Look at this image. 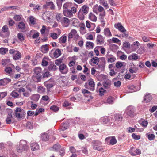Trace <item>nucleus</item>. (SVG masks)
<instances>
[{"instance_id":"22","label":"nucleus","mask_w":157,"mask_h":157,"mask_svg":"<svg viewBox=\"0 0 157 157\" xmlns=\"http://www.w3.org/2000/svg\"><path fill=\"white\" fill-rule=\"evenodd\" d=\"M89 10V8L88 6L86 5H84L82 7L81 9L79 10V11L81 12L82 13L85 14H87Z\"/></svg>"},{"instance_id":"16","label":"nucleus","mask_w":157,"mask_h":157,"mask_svg":"<svg viewBox=\"0 0 157 157\" xmlns=\"http://www.w3.org/2000/svg\"><path fill=\"white\" fill-rule=\"evenodd\" d=\"M109 52H107L106 57L107 58V62L109 63H113L115 62L116 59V57L112 55H108Z\"/></svg>"},{"instance_id":"64","label":"nucleus","mask_w":157,"mask_h":157,"mask_svg":"<svg viewBox=\"0 0 157 157\" xmlns=\"http://www.w3.org/2000/svg\"><path fill=\"white\" fill-rule=\"evenodd\" d=\"M124 47L128 48H130V44L129 42L125 41L123 43Z\"/></svg>"},{"instance_id":"56","label":"nucleus","mask_w":157,"mask_h":157,"mask_svg":"<svg viewBox=\"0 0 157 157\" xmlns=\"http://www.w3.org/2000/svg\"><path fill=\"white\" fill-rule=\"evenodd\" d=\"M50 109L55 112H56L59 110V108L56 105H53L50 107Z\"/></svg>"},{"instance_id":"19","label":"nucleus","mask_w":157,"mask_h":157,"mask_svg":"<svg viewBox=\"0 0 157 157\" xmlns=\"http://www.w3.org/2000/svg\"><path fill=\"white\" fill-rule=\"evenodd\" d=\"M61 23L63 26L67 27L69 25L70 21L68 18L64 17Z\"/></svg>"},{"instance_id":"47","label":"nucleus","mask_w":157,"mask_h":157,"mask_svg":"<svg viewBox=\"0 0 157 157\" xmlns=\"http://www.w3.org/2000/svg\"><path fill=\"white\" fill-rule=\"evenodd\" d=\"M63 17L61 14H58L56 15V19L58 22H61Z\"/></svg>"},{"instance_id":"20","label":"nucleus","mask_w":157,"mask_h":157,"mask_svg":"<svg viewBox=\"0 0 157 157\" xmlns=\"http://www.w3.org/2000/svg\"><path fill=\"white\" fill-rule=\"evenodd\" d=\"M49 16V12H46L43 13L42 17L44 21L49 22L51 19Z\"/></svg>"},{"instance_id":"25","label":"nucleus","mask_w":157,"mask_h":157,"mask_svg":"<svg viewBox=\"0 0 157 157\" xmlns=\"http://www.w3.org/2000/svg\"><path fill=\"white\" fill-rule=\"evenodd\" d=\"M103 86L106 89L109 90L111 85V82L110 80H107L103 82Z\"/></svg>"},{"instance_id":"13","label":"nucleus","mask_w":157,"mask_h":157,"mask_svg":"<svg viewBox=\"0 0 157 157\" xmlns=\"http://www.w3.org/2000/svg\"><path fill=\"white\" fill-rule=\"evenodd\" d=\"M51 52H53V56L54 57L56 58L59 57L62 54L61 50L59 48L52 50Z\"/></svg>"},{"instance_id":"3","label":"nucleus","mask_w":157,"mask_h":157,"mask_svg":"<svg viewBox=\"0 0 157 157\" xmlns=\"http://www.w3.org/2000/svg\"><path fill=\"white\" fill-rule=\"evenodd\" d=\"M34 76L36 78L37 82H39L40 81L41 78L42 70L40 67H35L34 69Z\"/></svg>"},{"instance_id":"1","label":"nucleus","mask_w":157,"mask_h":157,"mask_svg":"<svg viewBox=\"0 0 157 157\" xmlns=\"http://www.w3.org/2000/svg\"><path fill=\"white\" fill-rule=\"evenodd\" d=\"M27 142L24 140H21L18 144L17 145L16 149L19 153H21L28 148Z\"/></svg>"},{"instance_id":"23","label":"nucleus","mask_w":157,"mask_h":157,"mask_svg":"<svg viewBox=\"0 0 157 157\" xmlns=\"http://www.w3.org/2000/svg\"><path fill=\"white\" fill-rule=\"evenodd\" d=\"M99 61V58L95 57H93L91 59L90 63L92 65H94V64L98 65Z\"/></svg>"},{"instance_id":"5","label":"nucleus","mask_w":157,"mask_h":157,"mask_svg":"<svg viewBox=\"0 0 157 157\" xmlns=\"http://www.w3.org/2000/svg\"><path fill=\"white\" fill-rule=\"evenodd\" d=\"M95 84L93 79H91L88 80V83H85L84 86L86 88L93 91L95 90Z\"/></svg>"},{"instance_id":"11","label":"nucleus","mask_w":157,"mask_h":157,"mask_svg":"<svg viewBox=\"0 0 157 157\" xmlns=\"http://www.w3.org/2000/svg\"><path fill=\"white\" fill-rule=\"evenodd\" d=\"M114 27L121 32L124 33L126 31L125 28L122 25V24L120 23L115 24Z\"/></svg>"},{"instance_id":"61","label":"nucleus","mask_w":157,"mask_h":157,"mask_svg":"<svg viewBox=\"0 0 157 157\" xmlns=\"http://www.w3.org/2000/svg\"><path fill=\"white\" fill-rule=\"evenodd\" d=\"M17 36L18 39L21 41H23L24 40V37L23 34L19 33L17 34Z\"/></svg>"},{"instance_id":"38","label":"nucleus","mask_w":157,"mask_h":157,"mask_svg":"<svg viewBox=\"0 0 157 157\" xmlns=\"http://www.w3.org/2000/svg\"><path fill=\"white\" fill-rule=\"evenodd\" d=\"M138 58V56L136 54H132L128 56V59L129 60H136Z\"/></svg>"},{"instance_id":"34","label":"nucleus","mask_w":157,"mask_h":157,"mask_svg":"<svg viewBox=\"0 0 157 157\" xmlns=\"http://www.w3.org/2000/svg\"><path fill=\"white\" fill-rule=\"evenodd\" d=\"M89 18L90 20L93 22H96L97 19V17L92 13H89Z\"/></svg>"},{"instance_id":"50","label":"nucleus","mask_w":157,"mask_h":157,"mask_svg":"<svg viewBox=\"0 0 157 157\" xmlns=\"http://www.w3.org/2000/svg\"><path fill=\"white\" fill-rule=\"evenodd\" d=\"M59 79L60 80V83L62 84V86H64L66 84V83L65 82L66 79V78L65 77H61Z\"/></svg>"},{"instance_id":"46","label":"nucleus","mask_w":157,"mask_h":157,"mask_svg":"<svg viewBox=\"0 0 157 157\" xmlns=\"http://www.w3.org/2000/svg\"><path fill=\"white\" fill-rule=\"evenodd\" d=\"M61 147L60 145L59 144H57L54 145L52 148L53 151H58Z\"/></svg>"},{"instance_id":"12","label":"nucleus","mask_w":157,"mask_h":157,"mask_svg":"<svg viewBox=\"0 0 157 157\" xmlns=\"http://www.w3.org/2000/svg\"><path fill=\"white\" fill-rule=\"evenodd\" d=\"M96 41L97 44H103L105 42L104 38L101 35L98 34L97 36Z\"/></svg>"},{"instance_id":"31","label":"nucleus","mask_w":157,"mask_h":157,"mask_svg":"<svg viewBox=\"0 0 157 157\" xmlns=\"http://www.w3.org/2000/svg\"><path fill=\"white\" fill-rule=\"evenodd\" d=\"M77 33V32L76 30L74 29H72L70 32L68 34V39H71L73 38Z\"/></svg>"},{"instance_id":"58","label":"nucleus","mask_w":157,"mask_h":157,"mask_svg":"<svg viewBox=\"0 0 157 157\" xmlns=\"http://www.w3.org/2000/svg\"><path fill=\"white\" fill-rule=\"evenodd\" d=\"M105 15V11L101 12V13L99 14L101 22H103L104 17Z\"/></svg>"},{"instance_id":"27","label":"nucleus","mask_w":157,"mask_h":157,"mask_svg":"<svg viewBox=\"0 0 157 157\" xmlns=\"http://www.w3.org/2000/svg\"><path fill=\"white\" fill-rule=\"evenodd\" d=\"M106 140H110L109 143L112 145L115 144L117 142V140L114 136L107 137L106 138Z\"/></svg>"},{"instance_id":"32","label":"nucleus","mask_w":157,"mask_h":157,"mask_svg":"<svg viewBox=\"0 0 157 157\" xmlns=\"http://www.w3.org/2000/svg\"><path fill=\"white\" fill-rule=\"evenodd\" d=\"M73 4L70 2H67L65 3L63 6V10H69L71 8Z\"/></svg>"},{"instance_id":"48","label":"nucleus","mask_w":157,"mask_h":157,"mask_svg":"<svg viewBox=\"0 0 157 157\" xmlns=\"http://www.w3.org/2000/svg\"><path fill=\"white\" fill-rule=\"evenodd\" d=\"M41 49L44 53H46L49 50L48 46L47 44L42 45L41 47Z\"/></svg>"},{"instance_id":"10","label":"nucleus","mask_w":157,"mask_h":157,"mask_svg":"<svg viewBox=\"0 0 157 157\" xmlns=\"http://www.w3.org/2000/svg\"><path fill=\"white\" fill-rule=\"evenodd\" d=\"M129 153L132 156H135L139 154H140L141 153V150L139 149H136L132 147L130 148L129 150Z\"/></svg>"},{"instance_id":"57","label":"nucleus","mask_w":157,"mask_h":157,"mask_svg":"<svg viewBox=\"0 0 157 157\" xmlns=\"http://www.w3.org/2000/svg\"><path fill=\"white\" fill-rule=\"evenodd\" d=\"M85 14L82 13L81 12L79 11L78 13V18L82 20H83L84 19V15Z\"/></svg>"},{"instance_id":"35","label":"nucleus","mask_w":157,"mask_h":157,"mask_svg":"<svg viewBox=\"0 0 157 157\" xmlns=\"http://www.w3.org/2000/svg\"><path fill=\"white\" fill-rule=\"evenodd\" d=\"M48 68L50 71H55L57 69L56 66L54 65L53 63H49L48 67Z\"/></svg>"},{"instance_id":"53","label":"nucleus","mask_w":157,"mask_h":157,"mask_svg":"<svg viewBox=\"0 0 157 157\" xmlns=\"http://www.w3.org/2000/svg\"><path fill=\"white\" fill-rule=\"evenodd\" d=\"M8 51V49L7 48H0V53L2 55H5Z\"/></svg>"},{"instance_id":"62","label":"nucleus","mask_w":157,"mask_h":157,"mask_svg":"<svg viewBox=\"0 0 157 157\" xmlns=\"http://www.w3.org/2000/svg\"><path fill=\"white\" fill-rule=\"evenodd\" d=\"M51 75L50 73V72L48 71H46L43 74V78H45L48 77L50 76Z\"/></svg>"},{"instance_id":"43","label":"nucleus","mask_w":157,"mask_h":157,"mask_svg":"<svg viewBox=\"0 0 157 157\" xmlns=\"http://www.w3.org/2000/svg\"><path fill=\"white\" fill-rule=\"evenodd\" d=\"M66 40L67 37L63 35L59 39V42L60 44H64L66 43Z\"/></svg>"},{"instance_id":"15","label":"nucleus","mask_w":157,"mask_h":157,"mask_svg":"<svg viewBox=\"0 0 157 157\" xmlns=\"http://www.w3.org/2000/svg\"><path fill=\"white\" fill-rule=\"evenodd\" d=\"M11 79L7 78H4L0 80V86H4L10 82Z\"/></svg>"},{"instance_id":"21","label":"nucleus","mask_w":157,"mask_h":157,"mask_svg":"<svg viewBox=\"0 0 157 157\" xmlns=\"http://www.w3.org/2000/svg\"><path fill=\"white\" fill-rule=\"evenodd\" d=\"M82 92L84 94V96L86 97H90L91 99L93 98L92 97V93L86 89H83L82 90Z\"/></svg>"},{"instance_id":"39","label":"nucleus","mask_w":157,"mask_h":157,"mask_svg":"<svg viewBox=\"0 0 157 157\" xmlns=\"http://www.w3.org/2000/svg\"><path fill=\"white\" fill-rule=\"evenodd\" d=\"M97 91L99 93V95L101 96H102L104 95V94L105 91V90H104L102 87H101L97 88Z\"/></svg>"},{"instance_id":"30","label":"nucleus","mask_w":157,"mask_h":157,"mask_svg":"<svg viewBox=\"0 0 157 157\" xmlns=\"http://www.w3.org/2000/svg\"><path fill=\"white\" fill-rule=\"evenodd\" d=\"M152 97L150 94H146L145 96L144 100L146 103L150 102L152 100Z\"/></svg>"},{"instance_id":"17","label":"nucleus","mask_w":157,"mask_h":157,"mask_svg":"<svg viewBox=\"0 0 157 157\" xmlns=\"http://www.w3.org/2000/svg\"><path fill=\"white\" fill-rule=\"evenodd\" d=\"M43 7L44 8H46L47 7L50 8L52 10H55V5L52 2H48L46 5L43 6Z\"/></svg>"},{"instance_id":"37","label":"nucleus","mask_w":157,"mask_h":157,"mask_svg":"<svg viewBox=\"0 0 157 157\" xmlns=\"http://www.w3.org/2000/svg\"><path fill=\"white\" fill-rule=\"evenodd\" d=\"M44 86L46 87L47 89V90L48 91H50L49 89L52 87L54 85L52 83H48V81H46L44 82Z\"/></svg>"},{"instance_id":"49","label":"nucleus","mask_w":157,"mask_h":157,"mask_svg":"<svg viewBox=\"0 0 157 157\" xmlns=\"http://www.w3.org/2000/svg\"><path fill=\"white\" fill-rule=\"evenodd\" d=\"M29 6L31 7H32L34 11L38 10L40 9V6L39 5H35L33 4H31Z\"/></svg>"},{"instance_id":"18","label":"nucleus","mask_w":157,"mask_h":157,"mask_svg":"<svg viewBox=\"0 0 157 157\" xmlns=\"http://www.w3.org/2000/svg\"><path fill=\"white\" fill-rule=\"evenodd\" d=\"M40 139L43 141H46L49 140V136L47 132L43 133L40 135Z\"/></svg>"},{"instance_id":"33","label":"nucleus","mask_w":157,"mask_h":157,"mask_svg":"<svg viewBox=\"0 0 157 157\" xmlns=\"http://www.w3.org/2000/svg\"><path fill=\"white\" fill-rule=\"evenodd\" d=\"M139 122L143 127L145 128H146L148 124L147 121L144 120L143 119H141L139 121Z\"/></svg>"},{"instance_id":"36","label":"nucleus","mask_w":157,"mask_h":157,"mask_svg":"<svg viewBox=\"0 0 157 157\" xmlns=\"http://www.w3.org/2000/svg\"><path fill=\"white\" fill-rule=\"evenodd\" d=\"M16 8V7L14 6H5L3 7L1 9L0 12L2 13L3 11L7 10H13Z\"/></svg>"},{"instance_id":"26","label":"nucleus","mask_w":157,"mask_h":157,"mask_svg":"<svg viewBox=\"0 0 157 157\" xmlns=\"http://www.w3.org/2000/svg\"><path fill=\"white\" fill-rule=\"evenodd\" d=\"M31 149L33 151L38 150L39 148V146L37 143H33L31 144Z\"/></svg>"},{"instance_id":"63","label":"nucleus","mask_w":157,"mask_h":157,"mask_svg":"<svg viewBox=\"0 0 157 157\" xmlns=\"http://www.w3.org/2000/svg\"><path fill=\"white\" fill-rule=\"evenodd\" d=\"M113 98L110 96L109 97L107 100V102L109 104H113Z\"/></svg>"},{"instance_id":"55","label":"nucleus","mask_w":157,"mask_h":157,"mask_svg":"<svg viewBox=\"0 0 157 157\" xmlns=\"http://www.w3.org/2000/svg\"><path fill=\"white\" fill-rule=\"evenodd\" d=\"M35 20V19L33 16L29 17L30 23L32 25H34L36 24Z\"/></svg>"},{"instance_id":"51","label":"nucleus","mask_w":157,"mask_h":157,"mask_svg":"<svg viewBox=\"0 0 157 157\" xmlns=\"http://www.w3.org/2000/svg\"><path fill=\"white\" fill-rule=\"evenodd\" d=\"M65 149L64 147H61L59 149L58 151H59V155L61 156H63L65 154Z\"/></svg>"},{"instance_id":"6","label":"nucleus","mask_w":157,"mask_h":157,"mask_svg":"<svg viewBox=\"0 0 157 157\" xmlns=\"http://www.w3.org/2000/svg\"><path fill=\"white\" fill-rule=\"evenodd\" d=\"M123 118V116L119 114H115L114 115V124H116L117 125L120 124L121 123Z\"/></svg>"},{"instance_id":"52","label":"nucleus","mask_w":157,"mask_h":157,"mask_svg":"<svg viewBox=\"0 0 157 157\" xmlns=\"http://www.w3.org/2000/svg\"><path fill=\"white\" fill-rule=\"evenodd\" d=\"M124 63L121 62H117L116 64V67L118 69L122 67Z\"/></svg>"},{"instance_id":"28","label":"nucleus","mask_w":157,"mask_h":157,"mask_svg":"<svg viewBox=\"0 0 157 157\" xmlns=\"http://www.w3.org/2000/svg\"><path fill=\"white\" fill-rule=\"evenodd\" d=\"M104 34L107 37H110L112 36L111 32L109 28H106L104 29Z\"/></svg>"},{"instance_id":"7","label":"nucleus","mask_w":157,"mask_h":157,"mask_svg":"<svg viewBox=\"0 0 157 157\" xmlns=\"http://www.w3.org/2000/svg\"><path fill=\"white\" fill-rule=\"evenodd\" d=\"M134 111V107L132 105H130L127 107L126 109L124 112V115L127 116H130L133 114Z\"/></svg>"},{"instance_id":"59","label":"nucleus","mask_w":157,"mask_h":157,"mask_svg":"<svg viewBox=\"0 0 157 157\" xmlns=\"http://www.w3.org/2000/svg\"><path fill=\"white\" fill-rule=\"evenodd\" d=\"M132 138L136 140H139L140 139V135H137L135 133H133L132 135Z\"/></svg>"},{"instance_id":"29","label":"nucleus","mask_w":157,"mask_h":157,"mask_svg":"<svg viewBox=\"0 0 157 157\" xmlns=\"http://www.w3.org/2000/svg\"><path fill=\"white\" fill-rule=\"evenodd\" d=\"M19 29L21 30L22 32H24L25 28V23L23 22H19L18 25Z\"/></svg>"},{"instance_id":"14","label":"nucleus","mask_w":157,"mask_h":157,"mask_svg":"<svg viewBox=\"0 0 157 157\" xmlns=\"http://www.w3.org/2000/svg\"><path fill=\"white\" fill-rule=\"evenodd\" d=\"M127 91L128 93H132L140 89H137L136 87L133 85H129L127 86Z\"/></svg>"},{"instance_id":"9","label":"nucleus","mask_w":157,"mask_h":157,"mask_svg":"<svg viewBox=\"0 0 157 157\" xmlns=\"http://www.w3.org/2000/svg\"><path fill=\"white\" fill-rule=\"evenodd\" d=\"M59 69L60 72L63 74H66L68 71V68L64 64H60L59 65Z\"/></svg>"},{"instance_id":"44","label":"nucleus","mask_w":157,"mask_h":157,"mask_svg":"<svg viewBox=\"0 0 157 157\" xmlns=\"http://www.w3.org/2000/svg\"><path fill=\"white\" fill-rule=\"evenodd\" d=\"M12 117V116L11 113L8 114L7 118L6 120L7 124H10L11 123V119Z\"/></svg>"},{"instance_id":"45","label":"nucleus","mask_w":157,"mask_h":157,"mask_svg":"<svg viewBox=\"0 0 157 157\" xmlns=\"http://www.w3.org/2000/svg\"><path fill=\"white\" fill-rule=\"evenodd\" d=\"M5 71L7 75H10L11 74L12 70V68L10 67H7L5 68Z\"/></svg>"},{"instance_id":"40","label":"nucleus","mask_w":157,"mask_h":157,"mask_svg":"<svg viewBox=\"0 0 157 157\" xmlns=\"http://www.w3.org/2000/svg\"><path fill=\"white\" fill-rule=\"evenodd\" d=\"M94 46L93 42L88 41L86 43V47L87 49H92Z\"/></svg>"},{"instance_id":"60","label":"nucleus","mask_w":157,"mask_h":157,"mask_svg":"<svg viewBox=\"0 0 157 157\" xmlns=\"http://www.w3.org/2000/svg\"><path fill=\"white\" fill-rule=\"evenodd\" d=\"M146 135L148 139L150 140H153L155 137V135L152 134H149L147 133L146 134Z\"/></svg>"},{"instance_id":"8","label":"nucleus","mask_w":157,"mask_h":157,"mask_svg":"<svg viewBox=\"0 0 157 157\" xmlns=\"http://www.w3.org/2000/svg\"><path fill=\"white\" fill-rule=\"evenodd\" d=\"M22 113H25L24 110L20 107H17L16 108L15 110V114L17 118L18 119L21 118V115L22 114Z\"/></svg>"},{"instance_id":"4","label":"nucleus","mask_w":157,"mask_h":157,"mask_svg":"<svg viewBox=\"0 0 157 157\" xmlns=\"http://www.w3.org/2000/svg\"><path fill=\"white\" fill-rule=\"evenodd\" d=\"M9 53L10 54H13V57L14 60H18L21 57V55L20 52L14 49H10L9 51Z\"/></svg>"},{"instance_id":"41","label":"nucleus","mask_w":157,"mask_h":157,"mask_svg":"<svg viewBox=\"0 0 157 157\" xmlns=\"http://www.w3.org/2000/svg\"><path fill=\"white\" fill-rule=\"evenodd\" d=\"M40 98V95L38 94H35L33 95L30 97L31 100L35 101H37Z\"/></svg>"},{"instance_id":"54","label":"nucleus","mask_w":157,"mask_h":157,"mask_svg":"<svg viewBox=\"0 0 157 157\" xmlns=\"http://www.w3.org/2000/svg\"><path fill=\"white\" fill-rule=\"evenodd\" d=\"M38 92L41 94H43L45 92V89L42 86H39L38 88Z\"/></svg>"},{"instance_id":"42","label":"nucleus","mask_w":157,"mask_h":157,"mask_svg":"<svg viewBox=\"0 0 157 157\" xmlns=\"http://www.w3.org/2000/svg\"><path fill=\"white\" fill-rule=\"evenodd\" d=\"M78 7V5L76 4H72L70 10L71 11V12L73 13H75L76 12L77 9Z\"/></svg>"},{"instance_id":"24","label":"nucleus","mask_w":157,"mask_h":157,"mask_svg":"<svg viewBox=\"0 0 157 157\" xmlns=\"http://www.w3.org/2000/svg\"><path fill=\"white\" fill-rule=\"evenodd\" d=\"M63 13L64 15L66 17H70L73 16V13L70 9L63 10Z\"/></svg>"},{"instance_id":"2","label":"nucleus","mask_w":157,"mask_h":157,"mask_svg":"<svg viewBox=\"0 0 157 157\" xmlns=\"http://www.w3.org/2000/svg\"><path fill=\"white\" fill-rule=\"evenodd\" d=\"M92 146L94 149L98 151H102L103 149L101 146L102 142L98 140H93L92 142Z\"/></svg>"}]
</instances>
